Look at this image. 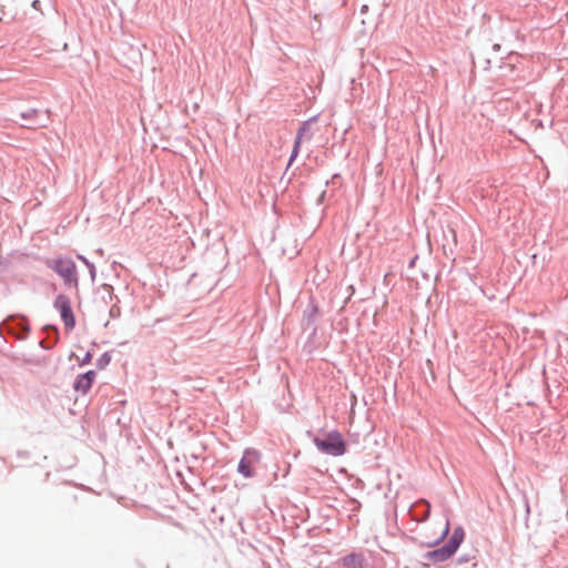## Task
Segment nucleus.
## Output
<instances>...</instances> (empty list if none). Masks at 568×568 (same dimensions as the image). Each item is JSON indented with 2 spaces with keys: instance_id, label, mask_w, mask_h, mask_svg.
Wrapping results in <instances>:
<instances>
[{
  "instance_id": "obj_2",
  "label": "nucleus",
  "mask_w": 568,
  "mask_h": 568,
  "mask_svg": "<svg viewBox=\"0 0 568 568\" xmlns=\"http://www.w3.org/2000/svg\"><path fill=\"white\" fill-rule=\"evenodd\" d=\"M464 539L465 530L462 526H457L446 542L425 552L423 558L433 562H444L456 554Z\"/></svg>"
},
{
  "instance_id": "obj_12",
  "label": "nucleus",
  "mask_w": 568,
  "mask_h": 568,
  "mask_svg": "<svg viewBox=\"0 0 568 568\" xmlns=\"http://www.w3.org/2000/svg\"><path fill=\"white\" fill-rule=\"evenodd\" d=\"M424 504H425V507H426V513H425V517L424 519H427L429 517V514H430V505L427 500H424Z\"/></svg>"
},
{
  "instance_id": "obj_16",
  "label": "nucleus",
  "mask_w": 568,
  "mask_h": 568,
  "mask_svg": "<svg viewBox=\"0 0 568 568\" xmlns=\"http://www.w3.org/2000/svg\"><path fill=\"white\" fill-rule=\"evenodd\" d=\"M357 398L353 395V403H352V409L354 408V405L356 404Z\"/></svg>"
},
{
  "instance_id": "obj_8",
  "label": "nucleus",
  "mask_w": 568,
  "mask_h": 568,
  "mask_svg": "<svg viewBox=\"0 0 568 568\" xmlns=\"http://www.w3.org/2000/svg\"><path fill=\"white\" fill-rule=\"evenodd\" d=\"M476 552L477 551H473L470 554H463V555H460L459 557H457L456 564L457 565H463V564L473 561L471 568H478V562L475 560L476 559V555H475Z\"/></svg>"
},
{
  "instance_id": "obj_15",
  "label": "nucleus",
  "mask_w": 568,
  "mask_h": 568,
  "mask_svg": "<svg viewBox=\"0 0 568 568\" xmlns=\"http://www.w3.org/2000/svg\"><path fill=\"white\" fill-rule=\"evenodd\" d=\"M493 50H494V51H496V52H498V51L500 50V44L495 43V44L493 45Z\"/></svg>"
},
{
  "instance_id": "obj_13",
  "label": "nucleus",
  "mask_w": 568,
  "mask_h": 568,
  "mask_svg": "<svg viewBox=\"0 0 568 568\" xmlns=\"http://www.w3.org/2000/svg\"><path fill=\"white\" fill-rule=\"evenodd\" d=\"M332 183H333V185L339 184L341 183V175L339 174H334L332 176Z\"/></svg>"
},
{
  "instance_id": "obj_9",
  "label": "nucleus",
  "mask_w": 568,
  "mask_h": 568,
  "mask_svg": "<svg viewBox=\"0 0 568 568\" xmlns=\"http://www.w3.org/2000/svg\"><path fill=\"white\" fill-rule=\"evenodd\" d=\"M448 531H449V521L446 523L445 529L443 530L442 535L434 541L428 542L427 546L436 547L437 545H439L442 542V540L445 538V536L448 534Z\"/></svg>"
},
{
  "instance_id": "obj_4",
  "label": "nucleus",
  "mask_w": 568,
  "mask_h": 568,
  "mask_svg": "<svg viewBox=\"0 0 568 568\" xmlns=\"http://www.w3.org/2000/svg\"><path fill=\"white\" fill-rule=\"evenodd\" d=\"M51 267L64 280L65 284L78 287V272L73 260L58 257L52 262Z\"/></svg>"
},
{
  "instance_id": "obj_14",
  "label": "nucleus",
  "mask_w": 568,
  "mask_h": 568,
  "mask_svg": "<svg viewBox=\"0 0 568 568\" xmlns=\"http://www.w3.org/2000/svg\"><path fill=\"white\" fill-rule=\"evenodd\" d=\"M417 258H418L417 255H415L413 258H410V261L408 263V267H410V268L414 267Z\"/></svg>"
},
{
  "instance_id": "obj_3",
  "label": "nucleus",
  "mask_w": 568,
  "mask_h": 568,
  "mask_svg": "<svg viewBox=\"0 0 568 568\" xmlns=\"http://www.w3.org/2000/svg\"><path fill=\"white\" fill-rule=\"evenodd\" d=\"M347 447L346 439L337 429H332L322 436V454L341 457L347 453Z\"/></svg>"
},
{
  "instance_id": "obj_5",
  "label": "nucleus",
  "mask_w": 568,
  "mask_h": 568,
  "mask_svg": "<svg viewBox=\"0 0 568 568\" xmlns=\"http://www.w3.org/2000/svg\"><path fill=\"white\" fill-rule=\"evenodd\" d=\"M54 307L59 311L65 328L71 331L75 326L71 300L67 295L60 294L54 301Z\"/></svg>"
},
{
  "instance_id": "obj_11",
  "label": "nucleus",
  "mask_w": 568,
  "mask_h": 568,
  "mask_svg": "<svg viewBox=\"0 0 568 568\" xmlns=\"http://www.w3.org/2000/svg\"><path fill=\"white\" fill-rule=\"evenodd\" d=\"M346 4V0H332L331 7L333 9H341Z\"/></svg>"
},
{
  "instance_id": "obj_1",
  "label": "nucleus",
  "mask_w": 568,
  "mask_h": 568,
  "mask_svg": "<svg viewBox=\"0 0 568 568\" xmlns=\"http://www.w3.org/2000/svg\"><path fill=\"white\" fill-rule=\"evenodd\" d=\"M322 544V568H334L343 566V568H364L367 565L366 558L362 552H351L342 556L339 545L333 550H324Z\"/></svg>"
},
{
  "instance_id": "obj_10",
  "label": "nucleus",
  "mask_w": 568,
  "mask_h": 568,
  "mask_svg": "<svg viewBox=\"0 0 568 568\" xmlns=\"http://www.w3.org/2000/svg\"><path fill=\"white\" fill-rule=\"evenodd\" d=\"M304 132H305V129H304V128L298 132L297 139H296V141H295V146H294V150H293V153H292V156H291V161H292V160L294 159V156L296 155L297 148H298V145H300V141H301V139H302V136H303Z\"/></svg>"
},
{
  "instance_id": "obj_17",
  "label": "nucleus",
  "mask_w": 568,
  "mask_h": 568,
  "mask_svg": "<svg viewBox=\"0 0 568 568\" xmlns=\"http://www.w3.org/2000/svg\"><path fill=\"white\" fill-rule=\"evenodd\" d=\"M325 194H326V191H322V193H321L322 202H324V200H325Z\"/></svg>"
},
{
  "instance_id": "obj_18",
  "label": "nucleus",
  "mask_w": 568,
  "mask_h": 568,
  "mask_svg": "<svg viewBox=\"0 0 568 568\" xmlns=\"http://www.w3.org/2000/svg\"><path fill=\"white\" fill-rule=\"evenodd\" d=\"M526 507H527V514H529L530 513L529 505L526 504Z\"/></svg>"
},
{
  "instance_id": "obj_6",
  "label": "nucleus",
  "mask_w": 568,
  "mask_h": 568,
  "mask_svg": "<svg viewBox=\"0 0 568 568\" xmlns=\"http://www.w3.org/2000/svg\"><path fill=\"white\" fill-rule=\"evenodd\" d=\"M260 462V453L255 449H246L239 463V471L244 477H251L254 474V466Z\"/></svg>"
},
{
  "instance_id": "obj_7",
  "label": "nucleus",
  "mask_w": 568,
  "mask_h": 568,
  "mask_svg": "<svg viewBox=\"0 0 568 568\" xmlns=\"http://www.w3.org/2000/svg\"><path fill=\"white\" fill-rule=\"evenodd\" d=\"M95 378V373L89 371L84 375L80 376L75 383V389L82 393H87Z\"/></svg>"
}]
</instances>
